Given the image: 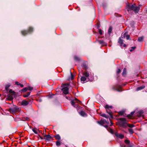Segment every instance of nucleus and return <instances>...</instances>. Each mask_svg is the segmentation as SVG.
<instances>
[{"label":"nucleus","instance_id":"obj_1","mask_svg":"<svg viewBox=\"0 0 147 147\" xmlns=\"http://www.w3.org/2000/svg\"><path fill=\"white\" fill-rule=\"evenodd\" d=\"M126 9L129 13L131 12V10H133L136 13L139 11L140 7L136 6L135 4H127L126 5Z\"/></svg>","mask_w":147,"mask_h":147},{"label":"nucleus","instance_id":"obj_2","mask_svg":"<svg viewBox=\"0 0 147 147\" xmlns=\"http://www.w3.org/2000/svg\"><path fill=\"white\" fill-rule=\"evenodd\" d=\"M8 111L13 114H17L20 111V109L19 107L13 105V106L8 109Z\"/></svg>","mask_w":147,"mask_h":147},{"label":"nucleus","instance_id":"obj_3","mask_svg":"<svg viewBox=\"0 0 147 147\" xmlns=\"http://www.w3.org/2000/svg\"><path fill=\"white\" fill-rule=\"evenodd\" d=\"M34 30V28L32 27H29L27 30H24L21 31L22 35L25 36L26 35L32 33Z\"/></svg>","mask_w":147,"mask_h":147},{"label":"nucleus","instance_id":"obj_4","mask_svg":"<svg viewBox=\"0 0 147 147\" xmlns=\"http://www.w3.org/2000/svg\"><path fill=\"white\" fill-rule=\"evenodd\" d=\"M119 120L120 121L119 123L120 126L123 128H126L127 124V123L126 122V119L125 118H119Z\"/></svg>","mask_w":147,"mask_h":147},{"label":"nucleus","instance_id":"obj_5","mask_svg":"<svg viewBox=\"0 0 147 147\" xmlns=\"http://www.w3.org/2000/svg\"><path fill=\"white\" fill-rule=\"evenodd\" d=\"M68 85L69 84H62L61 85V87H63V88L61 89V90L63 91V93L65 95L69 93V88L67 87H65V86Z\"/></svg>","mask_w":147,"mask_h":147},{"label":"nucleus","instance_id":"obj_6","mask_svg":"<svg viewBox=\"0 0 147 147\" xmlns=\"http://www.w3.org/2000/svg\"><path fill=\"white\" fill-rule=\"evenodd\" d=\"M79 102H81L77 98H75L71 101V104L74 107L76 108L78 107Z\"/></svg>","mask_w":147,"mask_h":147},{"label":"nucleus","instance_id":"obj_7","mask_svg":"<svg viewBox=\"0 0 147 147\" xmlns=\"http://www.w3.org/2000/svg\"><path fill=\"white\" fill-rule=\"evenodd\" d=\"M4 97H7V98L8 100L12 101L13 102V97L12 95L9 94L8 92L4 93L3 94Z\"/></svg>","mask_w":147,"mask_h":147},{"label":"nucleus","instance_id":"obj_8","mask_svg":"<svg viewBox=\"0 0 147 147\" xmlns=\"http://www.w3.org/2000/svg\"><path fill=\"white\" fill-rule=\"evenodd\" d=\"M105 108L107 113L109 115V116H110L111 118L112 119H113V113L111 110L110 109L106 108V107H105Z\"/></svg>","mask_w":147,"mask_h":147},{"label":"nucleus","instance_id":"obj_9","mask_svg":"<svg viewBox=\"0 0 147 147\" xmlns=\"http://www.w3.org/2000/svg\"><path fill=\"white\" fill-rule=\"evenodd\" d=\"M114 134L117 138H120L121 139H122L124 137V136L123 135L121 134H118L116 132Z\"/></svg>","mask_w":147,"mask_h":147},{"label":"nucleus","instance_id":"obj_10","mask_svg":"<svg viewBox=\"0 0 147 147\" xmlns=\"http://www.w3.org/2000/svg\"><path fill=\"white\" fill-rule=\"evenodd\" d=\"M44 137L45 138H44V140H45L48 141H50V139H52V140H53V139L52 138V137L50 135H45Z\"/></svg>","mask_w":147,"mask_h":147},{"label":"nucleus","instance_id":"obj_11","mask_svg":"<svg viewBox=\"0 0 147 147\" xmlns=\"http://www.w3.org/2000/svg\"><path fill=\"white\" fill-rule=\"evenodd\" d=\"M29 103V102L28 101L23 100L21 102V105L24 106H26L28 105Z\"/></svg>","mask_w":147,"mask_h":147},{"label":"nucleus","instance_id":"obj_12","mask_svg":"<svg viewBox=\"0 0 147 147\" xmlns=\"http://www.w3.org/2000/svg\"><path fill=\"white\" fill-rule=\"evenodd\" d=\"M84 75L87 78V79L90 81H92V80H91L89 78V74L87 72H84L83 73Z\"/></svg>","mask_w":147,"mask_h":147},{"label":"nucleus","instance_id":"obj_13","mask_svg":"<svg viewBox=\"0 0 147 147\" xmlns=\"http://www.w3.org/2000/svg\"><path fill=\"white\" fill-rule=\"evenodd\" d=\"M82 66L85 70H86L88 68L86 62L83 63L82 65Z\"/></svg>","mask_w":147,"mask_h":147},{"label":"nucleus","instance_id":"obj_14","mask_svg":"<svg viewBox=\"0 0 147 147\" xmlns=\"http://www.w3.org/2000/svg\"><path fill=\"white\" fill-rule=\"evenodd\" d=\"M97 123L101 125H103L105 124V120H100V121H97Z\"/></svg>","mask_w":147,"mask_h":147},{"label":"nucleus","instance_id":"obj_15","mask_svg":"<svg viewBox=\"0 0 147 147\" xmlns=\"http://www.w3.org/2000/svg\"><path fill=\"white\" fill-rule=\"evenodd\" d=\"M80 114L81 116L83 117H87V114L83 111H81L80 113Z\"/></svg>","mask_w":147,"mask_h":147},{"label":"nucleus","instance_id":"obj_16","mask_svg":"<svg viewBox=\"0 0 147 147\" xmlns=\"http://www.w3.org/2000/svg\"><path fill=\"white\" fill-rule=\"evenodd\" d=\"M54 137L56 140H60L61 139V137L59 134H57L54 136Z\"/></svg>","mask_w":147,"mask_h":147},{"label":"nucleus","instance_id":"obj_17","mask_svg":"<svg viewBox=\"0 0 147 147\" xmlns=\"http://www.w3.org/2000/svg\"><path fill=\"white\" fill-rule=\"evenodd\" d=\"M135 113V111H133L131 112V113L129 115H127V117L129 119L131 118L132 116L134 114V113Z\"/></svg>","mask_w":147,"mask_h":147},{"label":"nucleus","instance_id":"obj_18","mask_svg":"<svg viewBox=\"0 0 147 147\" xmlns=\"http://www.w3.org/2000/svg\"><path fill=\"white\" fill-rule=\"evenodd\" d=\"M81 81L84 82L86 80V82L88 81L89 80L87 79L86 77L85 76H83L81 77L80 78Z\"/></svg>","mask_w":147,"mask_h":147},{"label":"nucleus","instance_id":"obj_19","mask_svg":"<svg viewBox=\"0 0 147 147\" xmlns=\"http://www.w3.org/2000/svg\"><path fill=\"white\" fill-rule=\"evenodd\" d=\"M74 60L75 61H79L81 60V59L79 57L75 55L74 57Z\"/></svg>","mask_w":147,"mask_h":147},{"label":"nucleus","instance_id":"obj_20","mask_svg":"<svg viewBox=\"0 0 147 147\" xmlns=\"http://www.w3.org/2000/svg\"><path fill=\"white\" fill-rule=\"evenodd\" d=\"M145 86H140L138 87L137 88L136 90L137 91H139L140 90H142L144 88H145Z\"/></svg>","mask_w":147,"mask_h":147},{"label":"nucleus","instance_id":"obj_21","mask_svg":"<svg viewBox=\"0 0 147 147\" xmlns=\"http://www.w3.org/2000/svg\"><path fill=\"white\" fill-rule=\"evenodd\" d=\"M61 143H62L60 141L58 140L56 142V145L57 147H59V146L61 144Z\"/></svg>","mask_w":147,"mask_h":147},{"label":"nucleus","instance_id":"obj_22","mask_svg":"<svg viewBox=\"0 0 147 147\" xmlns=\"http://www.w3.org/2000/svg\"><path fill=\"white\" fill-rule=\"evenodd\" d=\"M113 28L112 26H110L108 30V34L110 35L112 32Z\"/></svg>","mask_w":147,"mask_h":147},{"label":"nucleus","instance_id":"obj_23","mask_svg":"<svg viewBox=\"0 0 147 147\" xmlns=\"http://www.w3.org/2000/svg\"><path fill=\"white\" fill-rule=\"evenodd\" d=\"M10 86L9 85H7L5 87V89L6 90V91H6V92L5 93L8 92V91L9 90V88L10 87Z\"/></svg>","mask_w":147,"mask_h":147},{"label":"nucleus","instance_id":"obj_24","mask_svg":"<svg viewBox=\"0 0 147 147\" xmlns=\"http://www.w3.org/2000/svg\"><path fill=\"white\" fill-rule=\"evenodd\" d=\"M100 116H101L102 117H104L106 118H108L109 117V116H107L106 114H105L100 113Z\"/></svg>","mask_w":147,"mask_h":147},{"label":"nucleus","instance_id":"obj_25","mask_svg":"<svg viewBox=\"0 0 147 147\" xmlns=\"http://www.w3.org/2000/svg\"><path fill=\"white\" fill-rule=\"evenodd\" d=\"M102 5L104 9L106 10L107 9V5L106 3H103L102 4Z\"/></svg>","mask_w":147,"mask_h":147},{"label":"nucleus","instance_id":"obj_26","mask_svg":"<svg viewBox=\"0 0 147 147\" xmlns=\"http://www.w3.org/2000/svg\"><path fill=\"white\" fill-rule=\"evenodd\" d=\"M29 120L30 119L28 117H25L23 118L21 120L24 121H29Z\"/></svg>","mask_w":147,"mask_h":147},{"label":"nucleus","instance_id":"obj_27","mask_svg":"<svg viewBox=\"0 0 147 147\" xmlns=\"http://www.w3.org/2000/svg\"><path fill=\"white\" fill-rule=\"evenodd\" d=\"M128 32H125L123 34H122L121 36V37L123 38H124L126 37V35L127 34Z\"/></svg>","mask_w":147,"mask_h":147},{"label":"nucleus","instance_id":"obj_28","mask_svg":"<svg viewBox=\"0 0 147 147\" xmlns=\"http://www.w3.org/2000/svg\"><path fill=\"white\" fill-rule=\"evenodd\" d=\"M123 40L121 39V38L120 37L119 39L118 43L121 44H123Z\"/></svg>","mask_w":147,"mask_h":147},{"label":"nucleus","instance_id":"obj_29","mask_svg":"<svg viewBox=\"0 0 147 147\" xmlns=\"http://www.w3.org/2000/svg\"><path fill=\"white\" fill-rule=\"evenodd\" d=\"M30 92H28L26 93V94H24L23 95V96L24 97H28L30 95Z\"/></svg>","mask_w":147,"mask_h":147},{"label":"nucleus","instance_id":"obj_30","mask_svg":"<svg viewBox=\"0 0 147 147\" xmlns=\"http://www.w3.org/2000/svg\"><path fill=\"white\" fill-rule=\"evenodd\" d=\"M109 132L111 133L112 134H114V133L113 130L110 128H108V129L107 130Z\"/></svg>","mask_w":147,"mask_h":147},{"label":"nucleus","instance_id":"obj_31","mask_svg":"<svg viewBox=\"0 0 147 147\" xmlns=\"http://www.w3.org/2000/svg\"><path fill=\"white\" fill-rule=\"evenodd\" d=\"M126 69L125 68H124L123 71V72L122 73V75L123 76H124L126 74Z\"/></svg>","mask_w":147,"mask_h":147},{"label":"nucleus","instance_id":"obj_32","mask_svg":"<svg viewBox=\"0 0 147 147\" xmlns=\"http://www.w3.org/2000/svg\"><path fill=\"white\" fill-rule=\"evenodd\" d=\"M143 38L144 37L143 36L139 37L138 39V41L140 42H142L143 40Z\"/></svg>","mask_w":147,"mask_h":147},{"label":"nucleus","instance_id":"obj_33","mask_svg":"<svg viewBox=\"0 0 147 147\" xmlns=\"http://www.w3.org/2000/svg\"><path fill=\"white\" fill-rule=\"evenodd\" d=\"M128 130L131 134H132L134 133V131L132 129L129 128Z\"/></svg>","mask_w":147,"mask_h":147},{"label":"nucleus","instance_id":"obj_34","mask_svg":"<svg viewBox=\"0 0 147 147\" xmlns=\"http://www.w3.org/2000/svg\"><path fill=\"white\" fill-rule=\"evenodd\" d=\"M9 94H11L12 95L13 94L15 93V92L14 91H13L12 89H10L9 92H8Z\"/></svg>","mask_w":147,"mask_h":147},{"label":"nucleus","instance_id":"obj_35","mask_svg":"<svg viewBox=\"0 0 147 147\" xmlns=\"http://www.w3.org/2000/svg\"><path fill=\"white\" fill-rule=\"evenodd\" d=\"M127 126L130 128H132L135 127L134 124H131L127 123Z\"/></svg>","mask_w":147,"mask_h":147},{"label":"nucleus","instance_id":"obj_36","mask_svg":"<svg viewBox=\"0 0 147 147\" xmlns=\"http://www.w3.org/2000/svg\"><path fill=\"white\" fill-rule=\"evenodd\" d=\"M125 111H120L118 112V114L121 115H123Z\"/></svg>","mask_w":147,"mask_h":147},{"label":"nucleus","instance_id":"obj_37","mask_svg":"<svg viewBox=\"0 0 147 147\" xmlns=\"http://www.w3.org/2000/svg\"><path fill=\"white\" fill-rule=\"evenodd\" d=\"M105 107H106V108L110 109H112L113 108V107L112 106H109L108 105H105Z\"/></svg>","mask_w":147,"mask_h":147},{"label":"nucleus","instance_id":"obj_38","mask_svg":"<svg viewBox=\"0 0 147 147\" xmlns=\"http://www.w3.org/2000/svg\"><path fill=\"white\" fill-rule=\"evenodd\" d=\"M28 90V88H27L26 87V88H23L21 90V91L23 92H26Z\"/></svg>","mask_w":147,"mask_h":147},{"label":"nucleus","instance_id":"obj_39","mask_svg":"<svg viewBox=\"0 0 147 147\" xmlns=\"http://www.w3.org/2000/svg\"><path fill=\"white\" fill-rule=\"evenodd\" d=\"M131 49H130V52H132L136 48V47H135V46H134V47H131Z\"/></svg>","mask_w":147,"mask_h":147},{"label":"nucleus","instance_id":"obj_40","mask_svg":"<svg viewBox=\"0 0 147 147\" xmlns=\"http://www.w3.org/2000/svg\"><path fill=\"white\" fill-rule=\"evenodd\" d=\"M37 129L36 128H33L32 129V131L36 134H38V132H37V131H36V130Z\"/></svg>","mask_w":147,"mask_h":147},{"label":"nucleus","instance_id":"obj_41","mask_svg":"<svg viewBox=\"0 0 147 147\" xmlns=\"http://www.w3.org/2000/svg\"><path fill=\"white\" fill-rule=\"evenodd\" d=\"M125 142L126 144H129L130 143V141L127 140H125Z\"/></svg>","mask_w":147,"mask_h":147},{"label":"nucleus","instance_id":"obj_42","mask_svg":"<svg viewBox=\"0 0 147 147\" xmlns=\"http://www.w3.org/2000/svg\"><path fill=\"white\" fill-rule=\"evenodd\" d=\"M98 42L100 44H102L104 43V42L103 40H99L98 41Z\"/></svg>","mask_w":147,"mask_h":147},{"label":"nucleus","instance_id":"obj_43","mask_svg":"<svg viewBox=\"0 0 147 147\" xmlns=\"http://www.w3.org/2000/svg\"><path fill=\"white\" fill-rule=\"evenodd\" d=\"M138 113L139 115L140 116H141V115H142V114H143V111H139Z\"/></svg>","mask_w":147,"mask_h":147},{"label":"nucleus","instance_id":"obj_44","mask_svg":"<svg viewBox=\"0 0 147 147\" xmlns=\"http://www.w3.org/2000/svg\"><path fill=\"white\" fill-rule=\"evenodd\" d=\"M125 38H126L127 40H129L130 38V35H129L127 34V35H126Z\"/></svg>","mask_w":147,"mask_h":147},{"label":"nucleus","instance_id":"obj_45","mask_svg":"<svg viewBox=\"0 0 147 147\" xmlns=\"http://www.w3.org/2000/svg\"><path fill=\"white\" fill-rule=\"evenodd\" d=\"M99 32L100 34V35H101L102 34V30L101 29H99Z\"/></svg>","mask_w":147,"mask_h":147},{"label":"nucleus","instance_id":"obj_46","mask_svg":"<svg viewBox=\"0 0 147 147\" xmlns=\"http://www.w3.org/2000/svg\"><path fill=\"white\" fill-rule=\"evenodd\" d=\"M71 80H72L74 78V76L72 73L71 72Z\"/></svg>","mask_w":147,"mask_h":147},{"label":"nucleus","instance_id":"obj_47","mask_svg":"<svg viewBox=\"0 0 147 147\" xmlns=\"http://www.w3.org/2000/svg\"><path fill=\"white\" fill-rule=\"evenodd\" d=\"M111 118H109V119L110 121V122H111V124L110 125V126H111L112 125H113V123L111 121Z\"/></svg>","mask_w":147,"mask_h":147},{"label":"nucleus","instance_id":"obj_48","mask_svg":"<svg viewBox=\"0 0 147 147\" xmlns=\"http://www.w3.org/2000/svg\"><path fill=\"white\" fill-rule=\"evenodd\" d=\"M121 69H119L117 71V73L119 74V73H120L121 72Z\"/></svg>","mask_w":147,"mask_h":147},{"label":"nucleus","instance_id":"obj_49","mask_svg":"<svg viewBox=\"0 0 147 147\" xmlns=\"http://www.w3.org/2000/svg\"><path fill=\"white\" fill-rule=\"evenodd\" d=\"M104 127L105 128H106L108 130V128H109V127H108V126L107 125H103Z\"/></svg>","mask_w":147,"mask_h":147},{"label":"nucleus","instance_id":"obj_50","mask_svg":"<svg viewBox=\"0 0 147 147\" xmlns=\"http://www.w3.org/2000/svg\"><path fill=\"white\" fill-rule=\"evenodd\" d=\"M15 84L17 85H19L20 83H19L18 82H15Z\"/></svg>","mask_w":147,"mask_h":147},{"label":"nucleus","instance_id":"obj_51","mask_svg":"<svg viewBox=\"0 0 147 147\" xmlns=\"http://www.w3.org/2000/svg\"><path fill=\"white\" fill-rule=\"evenodd\" d=\"M33 89V87H29L28 90H32Z\"/></svg>","mask_w":147,"mask_h":147},{"label":"nucleus","instance_id":"obj_52","mask_svg":"<svg viewBox=\"0 0 147 147\" xmlns=\"http://www.w3.org/2000/svg\"><path fill=\"white\" fill-rule=\"evenodd\" d=\"M39 137L41 139V140H44V138H43L42 137L40 136V135H39Z\"/></svg>","mask_w":147,"mask_h":147},{"label":"nucleus","instance_id":"obj_53","mask_svg":"<svg viewBox=\"0 0 147 147\" xmlns=\"http://www.w3.org/2000/svg\"><path fill=\"white\" fill-rule=\"evenodd\" d=\"M19 85H20V87L22 88L23 87H24V85L22 84H20Z\"/></svg>","mask_w":147,"mask_h":147},{"label":"nucleus","instance_id":"obj_54","mask_svg":"<svg viewBox=\"0 0 147 147\" xmlns=\"http://www.w3.org/2000/svg\"><path fill=\"white\" fill-rule=\"evenodd\" d=\"M38 101H39V102H41L42 101V99H39L38 100Z\"/></svg>","mask_w":147,"mask_h":147},{"label":"nucleus","instance_id":"obj_55","mask_svg":"<svg viewBox=\"0 0 147 147\" xmlns=\"http://www.w3.org/2000/svg\"><path fill=\"white\" fill-rule=\"evenodd\" d=\"M14 121L16 122H17L18 121V119L17 118H15L14 119Z\"/></svg>","mask_w":147,"mask_h":147},{"label":"nucleus","instance_id":"obj_56","mask_svg":"<svg viewBox=\"0 0 147 147\" xmlns=\"http://www.w3.org/2000/svg\"><path fill=\"white\" fill-rule=\"evenodd\" d=\"M113 89H114V90H117V91H119H119H120V90H119V89H114V88H113Z\"/></svg>","mask_w":147,"mask_h":147},{"label":"nucleus","instance_id":"obj_57","mask_svg":"<svg viewBox=\"0 0 147 147\" xmlns=\"http://www.w3.org/2000/svg\"><path fill=\"white\" fill-rule=\"evenodd\" d=\"M105 122L107 123V124H109V122L108 121L107 122L106 121V120H105Z\"/></svg>","mask_w":147,"mask_h":147},{"label":"nucleus","instance_id":"obj_58","mask_svg":"<svg viewBox=\"0 0 147 147\" xmlns=\"http://www.w3.org/2000/svg\"><path fill=\"white\" fill-rule=\"evenodd\" d=\"M123 47H125L126 46V45L125 44H124L123 45Z\"/></svg>","mask_w":147,"mask_h":147},{"label":"nucleus","instance_id":"obj_59","mask_svg":"<svg viewBox=\"0 0 147 147\" xmlns=\"http://www.w3.org/2000/svg\"><path fill=\"white\" fill-rule=\"evenodd\" d=\"M128 147H132V146H131V145H129V146H128Z\"/></svg>","mask_w":147,"mask_h":147},{"label":"nucleus","instance_id":"obj_60","mask_svg":"<svg viewBox=\"0 0 147 147\" xmlns=\"http://www.w3.org/2000/svg\"><path fill=\"white\" fill-rule=\"evenodd\" d=\"M141 5H139L138 6V7H140V8L141 7Z\"/></svg>","mask_w":147,"mask_h":147},{"label":"nucleus","instance_id":"obj_61","mask_svg":"<svg viewBox=\"0 0 147 147\" xmlns=\"http://www.w3.org/2000/svg\"><path fill=\"white\" fill-rule=\"evenodd\" d=\"M65 97L67 99H68V98L66 96Z\"/></svg>","mask_w":147,"mask_h":147},{"label":"nucleus","instance_id":"obj_62","mask_svg":"<svg viewBox=\"0 0 147 147\" xmlns=\"http://www.w3.org/2000/svg\"><path fill=\"white\" fill-rule=\"evenodd\" d=\"M38 131H39V132L40 133H42V131H40V130H39Z\"/></svg>","mask_w":147,"mask_h":147},{"label":"nucleus","instance_id":"obj_63","mask_svg":"<svg viewBox=\"0 0 147 147\" xmlns=\"http://www.w3.org/2000/svg\"><path fill=\"white\" fill-rule=\"evenodd\" d=\"M99 27H100V26H98V28Z\"/></svg>","mask_w":147,"mask_h":147},{"label":"nucleus","instance_id":"obj_64","mask_svg":"<svg viewBox=\"0 0 147 147\" xmlns=\"http://www.w3.org/2000/svg\"><path fill=\"white\" fill-rule=\"evenodd\" d=\"M1 94H0V97L1 96Z\"/></svg>","mask_w":147,"mask_h":147}]
</instances>
